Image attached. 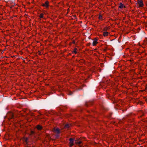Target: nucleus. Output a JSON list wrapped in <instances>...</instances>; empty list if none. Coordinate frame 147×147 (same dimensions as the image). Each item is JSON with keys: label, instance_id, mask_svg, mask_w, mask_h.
<instances>
[{"label": "nucleus", "instance_id": "39448f33", "mask_svg": "<svg viewBox=\"0 0 147 147\" xmlns=\"http://www.w3.org/2000/svg\"><path fill=\"white\" fill-rule=\"evenodd\" d=\"M92 101L86 102L85 103V106L87 107H88L89 105H92Z\"/></svg>", "mask_w": 147, "mask_h": 147}, {"label": "nucleus", "instance_id": "423d86ee", "mask_svg": "<svg viewBox=\"0 0 147 147\" xmlns=\"http://www.w3.org/2000/svg\"><path fill=\"white\" fill-rule=\"evenodd\" d=\"M54 131L55 133L57 134H59L60 132V131L58 128L56 129H54Z\"/></svg>", "mask_w": 147, "mask_h": 147}, {"label": "nucleus", "instance_id": "4be33fe9", "mask_svg": "<svg viewBox=\"0 0 147 147\" xmlns=\"http://www.w3.org/2000/svg\"><path fill=\"white\" fill-rule=\"evenodd\" d=\"M96 40V41H97V39L96 38H95V40Z\"/></svg>", "mask_w": 147, "mask_h": 147}, {"label": "nucleus", "instance_id": "aec40b11", "mask_svg": "<svg viewBox=\"0 0 147 147\" xmlns=\"http://www.w3.org/2000/svg\"><path fill=\"white\" fill-rule=\"evenodd\" d=\"M107 29L106 28H104V30L105 31H106Z\"/></svg>", "mask_w": 147, "mask_h": 147}, {"label": "nucleus", "instance_id": "20e7f679", "mask_svg": "<svg viewBox=\"0 0 147 147\" xmlns=\"http://www.w3.org/2000/svg\"><path fill=\"white\" fill-rule=\"evenodd\" d=\"M49 2L47 1H46L44 3L42 4V5L44 7H49Z\"/></svg>", "mask_w": 147, "mask_h": 147}, {"label": "nucleus", "instance_id": "f257e3e1", "mask_svg": "<svg viewBox=\"0 0 147 147\" xmlns=\"http://www.w3.org/2000/svg\"><path fill=\"white\" fill-rule=\"evenodd\" d=\"M133 119V118H132L131 115L130 114H128L127 115L125 118L123 119V121H127L129 122L132 121Z\"/></svg>", "mask_w": 147, "mask_h": 147}, {"label": "nucleus", "instance_id": "f03ea898", "mask_svg": "<svg viewBox=\"0 0 147 147\" xmlns=\"http://www.w3.org/2000/svg\"><path fill=\"white\" fill-rule=\"evenodd\" d=\"M74 140L73 138H70L69 139L70 141L69 144L70 146H72L74 145Z\"/></svg>", "mask_w": 147, "mask_h": 147}, {"label": "nucleus", "instance_id": "6ab92c4d", "mask_svg": "<svg viewBox=\"0 0 147 147\" xmlns=\"http://www.w3.org/2000/svg\"><path fill=\"white\" fill-rule=\"evenodd\" d=\"M34 132L33 131H31V134H34Z\"/></svg>", "mask_w": 147, "mask_h": 147}, {"label": "nucleus", "instance_id": "1a4fd4ad", "mask_svg": "<svg viewBox=\"0 0 147 147\" xmlns=\"http://www.w3.org/2000/svg\"><path fill=\"white\" fill-rule=\"evenodd\" d=\"M36 128L37 129L39 130H40L42 129V126L40 125H37V126Z\"/></svg>", "mask_w": 147, "mask_h": 147}, {"label": "nucleus", "instance_id": "6e6552de", "mask_svg": "<svg viewBox=\"0 0 147 147\" xmlns=\"http://www.w3.org/2000/svg\"><path fill=\"white\" fill-rule=\"evenodd\" d=\"M125 5H124L123 4H122V3H121L119 4V8L121 9H122L123 7H125Z\"/></svg>", "mask_w": 147, "mask_h": 147}, {"label": "nucleus", "instance_id": "ddd939ff", "mask_svg": "<svg viewBox=\"0 0 147 147\" xmlns=\"http://www.w3.org/2000/svg\"><path fill=\"white\" fill-rule=\"evenodd\" d=\"M76 143L77 144L80 145L82 143V142L79 141H77L76 142Z\"/></svg>", "mask_w": 147, "mask_h": 147}, {"label": "nucleus", "instance_id": "9d476101", "mask_svg": "<svg viewBox=\"0 0 147 147\" xmlns=\"http://www.w3.org/2000/svg\"><path fill=\"white\" fill-rule=\"evenodd\" d=\"M70 125L68 124H67L65 125L64 127L65 128H68L69 127Z\"/></svg>", "mask_w": 147, "mask_h": 147}, {"label": "nucleus", "instance_id": "7ed1b4c3", "mask_svg": "<svg viewBox=\"0 0 147 147\" xmlns=\"http://www.w3.org/2000/svg\"><path fill=\"white\" fill-rule=\"evenodd\" d=\"M138 4L140 7H142L144 5L143 2L142 0L139 1L138 2Z\"/></svg>", "mask_w": 147, "mask_h": 147}, {"label": "nucleus", "instance_id": "0eeeda50", "mask_svg": "<svg viewBox=\"0 0 147 147\" xmlns=\"http://www.w3.org/2000/svg\"><path fill=\"white\" fill-rule=\"evenodd\" d=\"M7 115H9L10 118H13V114L12 113H9Z\"/></svg>", "mask_w": 147, "mask_h": 147}, {"label": "nucleus", "instance_id": "4468645a", "mask_svg": "<svg viewBox=\"0 0 147 147\" xmlns=\"http://www.w3.org/2000/svg\"><path fill=\"white\" fill-rule=\"evenodd\" d=\"M67 94L69 95H71L73 94V92L71 91H69Z\"/></svg>", "mask_w": 147, "mask_h": 147}, {"label": "nucleus", "instance_id": "9b49d317", "mask_svg": "<svg viewBox=\"0 0 147 147\" xmlns=\"http://www.w3.org/2000/svg\"><path fill=\"white\" fill-rule=\"evenodd\" d=\"M98 42L96 40H94L93 41L92 43V45L94 46H95L96 45V44Z\"/></svg>", "mask_w": 147, "mask_h": 147}, {"label": "nucleus", "instance_id": "f8f14e48", "mask_svg": "<svg viewBox=\"0 0 147 147\" xmlns=\"http://www.w3.org/2000/svg\"><path fill=\"white\" fill-rule=\"evenodd\" d=\"M109 33L107 32H103V35L105 36H106L108 35Z\"/></svg>", "mask_w": 147, "mask_h": 147}, {"label": "nucleus", "instance_id": "5701e85b", "mask_svg": "<svg viewBox=\"0 0 147 147\" xmlns=\"http://www.w3.org/2000/svg\"><path fill=\"white\" fill-rule=\"evenodd\" d=\"M73 43H75V41H74L73 42Z\"/></svg>", "mask_w": 147, "mask_h": 147}, {"label": "nucleus", "instance_id": "dca6fc26", "mask_svg": "<svg viewBox=\"0 0 147 147\" xmlns=\"http://www.w3.org/2000/svg\"><path fill=\"white\" fill-rule=\"evenodd\" d=\"M28 138H26L24 139V141L25 142H26V144L27 143V142L28 140Z\"/></svg>", "mask_w": 147, "mask_h": 147}, {"label": "nucleus", "instance_id": "f3484780", "mask_svg": "<svg viewBox=\"0 0 147 147\" xmlns=\"http://www.w3.org/2000/svg\"><path fill=\"white\" fill-rule=\"evenodd\" d=\"M43 14L42 13H41L40 14L39 16L40 18H42L43 17Z\"/></svg>", "mask_w": 147, "mask_h": 147}, {"label": "nucleus", "instance_id": "a211bd4d", "mask_svg": "<svg viewBox=\"0 0 147 147\" xmlns=\"http://www.w3.org/2000/svg\"><path fill=\"white\" fill-rule=\"evenodd\" d=\"M102 16L101 15H99V16L98 17V18L100 19V20H101L102 19Z\"/></svg>", "mask_w": 147, "mask_h": 147}, {"label": "nucleus", "instance_id": "412c9836", "mask_svg": "<svg viewBox=\"0 0 147 147\" xmlns=\"http://www.w3.org/2000/svg\"><path fill=\"white\" fill-rule=\"evenodd\" d=\"M59 134H57V135H56V136H57V137H59V136L58 135Z\"/></svg>", "mask_w": 147, "mask_h": 147}, {"label": "nucleus", "instance_id": "2eb2a0df", "mask_svg": "<svg viewBox=\"0 0 147 147\" xmlns=\"http://www.w3.org/2000/svg\"><path fill=\"white\" fill-rule=\"evenodd\" d=\"M77 50V49L76 48H75L74 49V50L73 51L72 53H74L75 54H76L77 53V52L76 51Z\"/></svg>", "mask_w": 147, "mask_h": 147}]
</instances>
